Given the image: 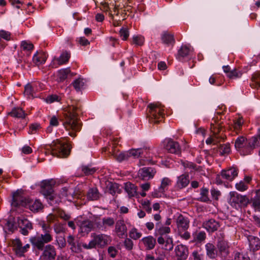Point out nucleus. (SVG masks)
<instances>
[{"mask_svg": "<svg viewBox=\"0 0 260 260\" xmlns=\"http://www.w3.org/2000/svg\"><path fill=\"white\" fill-rule=\"evenodd\" d=\"M79 108L75 106L69 107V110L63 114V125L67 131L69 132L70 136L75 138L76 137V133L80 131L82 124L77 118V111Z\"/></svg>", "mask_w": 260, "mask_h": 260, "instance_id": "1", "label": "nucleus"}, {"mask_svg": "<svg viewBox=\"0 0 260 260\" xmlns=\"http://www.w3.org/2000/svg\"><path fill=\"white\" fill-rule=\"evenodd\" d=\"M40 225L42 228L43 233L32 236L29 239V241L32 245L39 249L42 248L44 244L49 243L53 240L51 226L45 222H40Z\"/></svg>", "mask_w": 260, "mask_h": 260, "instance_id": "2", "label": "nucleus"}, {"mask_svg": "<svg viewBox=\"0 0 260 260\" xmlns=\"http://www.w3.org/2000/svg\"><path fill=\"white\" fill-rule=\"evenodd\" d=\"M71 145L64 139H57L50 146V152L53 156L67 157L71 152Z\"/></svg>", "mask_w": 260, "mask_h": 260, "instance_id": "3", "label": "nucleus"}, {"mask_svg": "<svg viewBox=\"0 0 260 260\" xmlns=\"http://www.w3.org/2000/svg\"><path fill=\"white\" fill-rule=\"evenodd\" d=\"M91 237L92 239L88 244L85 243L82 245L86 249H92L96 247L104 248L111 242V237L104 234L92 233Z\"/></svg>", "mask_w": 260, "mask_h": 260, "instance_id": "4", "label": "nucleus"}, {"mask_svg": "<svg viewBox=\"0 0 260 260\" xmlns=\"http://www.w3.org/2000/svg\"><path fill=\"white\" fill-rule=\"evenodd\" d=\"M126 11L124 7L117 5L114 1V3H110L109 10L106 12L113 20L114 25L117 26L119 22L126 19Z\"/></svg>", "mask_w": 260, "mask_h": 260, "instance_id": "5", "label": "nucleus"}, {"mask_svg": "<svg viewBox=\"0 0 260 260\" xmlns=\"http://www.w3.org/2000/svg\"><path fill=\"white\" fill-rule=\"evenodd\" d=\"M149 108V121L150 123H158L164 118V106L158 104H150Z\"/></svg>", "mask_w": 260, "mask_h": 260, "instance_id": "6", "label": "nucleus"}, {"mask_svg": "<svg viewBox=\"0 0 260 260\" xmlns=\"http://www.w3.org/2000/svg\"><path fill=\"white\" fill-rule=\"evenodd\" d=\"M228 202L232 207L238 209L247 207L250 201L246 196L240 194L233 191L229 193Z\"/></svg>", "mask_w": 260, "mask_h": 260, "instance_id": "7", "label": "nucleus"}, {"mask_svg": "<svg viewBox=\"0 0 260 260\" xmlns=\"http://www.w3.org/2000/svg\"><path fill=\"white\" fill-rule=\"evenodd\" d=\"M210 129L212 135L206 140V142L207 144H211L212 143L216 144L219 142L221 140H224V136L221 134V132L222 131L221 123L215 121L214 123H211Z\"/></svg>", "mask_w": 260, "mask_h": 260, "instance_id": "8", "label": "nucleus"}, {"mask_svg": "<svg viewBox=\"0 0 260 260\" xmlns=\"http://www.w3.org/2000/svg\"><path fill=\"white\" fill-rule=\"evenodd\" d=\"M238 170L234 167L228 170H223L220 174L216 175L215 178L216 183L218 185H221L225 183V180L232 181L238 176Z\"/></svg>", "mask_w": 260, "mask_h": 260, "instance_id": "9", "label": "nucleus"}, {"mask_svg": "<svg viewBox=\"0 0 260 260\" xmlns=\"http://www.w3.org/2000/svg\"><path fill=\"white\" fill-rule=\"evenodd\" d=\"M224 234L221 230L216 233L217 247L222 256L225 257L229 254L228 242L224 239Z\"/></svg>", "mask_w": 260, "mask_h": 260, "instance_id": "10", "label": "nucleus"}, {"mask_svg": "<svg viewBox=\"0 0 260 260\" xmlns=\"http://www.w3.org/2000/svg\"><path fill=\"white\" fill-rule=\"evenodd\" d=\"M11 246L15 255L19 257L24 256L25 253L29 250L30 247L29 244H26L23 245L19 238L12 240Z\"/></svg>", "mask_w": 260, "mask_h": 260, "instance_id": "11", "label": "nucleus"}, {"mask_svg": "<svg viewBox=\"0 0 260 260\" xmlns=\"http://www.w3.org/2000/svg\"><path fill=\"white\" fill-rule=\"evenodd\" d=\"M43 246L42 248H38L36 246H33L35 249L38 250L42 251V253L40 255L41 260H55L56 256V251L55 247L51 244H47Z\"/></svg>", "mask_w": 260, "mask_h": 260, "instance_id": "12", "label": "nucleus"}, {"mask_svg": "<svg viewBox=\"0 0 260 260\" xmlns=\"http://www.w3.org/2000/svg\"><path fill=\"white\" fill-rule=\"evenodd\" d=\"M52 182V180H44L41 185L42 193L50 201H53L55 198Z\"/></svg>", "mask_w": 260, "mask_h": 260, "instance_id": "13", "label": "nucleus"}, {"mask_svg": "<svg viewBox=\"0 0 260 260\" xmlns=\"http://www.w3.org/2000/svg\"><path fill=\"white\" fill-rule=\"evenodd\" d=\"M193 54V48L190 46L182 45L178 50L176 56V58L180 61L189 59Z\"/></svg>", "mask_w": 260, "mask_h": 260, "instance_id": "14", "label": "nucleus"}, {"mask_svg": "<svg viewBox=\"0 0 260 260\" xmlns=\"http://www.w3.org/2000/svg\"><path fill=\"white\" fill-rule=\"evenodd\" d=\"M17 222L18 226L20 229V232L24 236L28 235L29 231L33 229L31 222L24 217H18Z\"/></svg>", "mask_w": 260, "mask_h": 260, "instance_id": "15", "label": "nucleus"}, {"mask_svg": "<svg viewBox=\"0 0 260 260\" xmlns=\"http://www.w3.org/2000/svg\"><path fill=\"white\" fill-rule=\"evenodd\" d=\"M24 204V207L29 209L31 211L35 213L38 212L43 208L41 202L38 199L33 200L27 198Z\"/></svg>", "mask_w": 260, "mask_h": 260, "instance_id": "16", "label": "nucleus"}, {"mask_svg": "<svg viewBox=\"0 0 260 260\" xmlns=\"http://www.w3.org/2000/svg\"><path fill=\"white\" fill-rule=\"evenodd\" d=\"M235 146L236 149L239 151L241 154L244 155H248L246 151L249 147V141L247 142L246 139L244 137H239L235 141Z\"/></svg>", "mask_w": 260, "mask_h": 260, "instance_id": "17", "label": "nucleus"}, {"mask_svg": "<svg viewBox=\"0 0 260 260\" xmlns=\"http://www.w3.org/2000/svg\"><path fill=\"white\" fill-rule=\"evenodd\" d=\"M142 158L144 159H142V160L144 161L143 163V165L154 164L155 163L156 161L154 160V157H156V156H154L153 150L150 149L147 147H144L142 148Z\"/></svg>", "mask_w": 260, "mask_h": 260, "instance_id": "18", "label": "nucleus"}, {"mask_svg": "<svg viewBox=\"0 0 260 260\" xmlns=\"http://www.w3.org/2000/svg\"><path fill=\"white\" fill-rule=\"evenodd\" d=\"M127 227L123 220H118L115 225L114 232L119 238L127 236Z\"/></svg>", "mask_w": 260, "mask_h": 260, "instance_id": "19", "label": "nucleus"}, {"mask_svg": "<svg viewBox=\"0 0 260 260\" xmlns=\"http://www.w3.org/2000/svg\"><path fill=\"white\" fill-rule=\"evenodd\" d=\"M175 252L177 260H185L188 255V248L182 244L178 245L175 247Z\"/></svg>", "mask_w": 260, "mask_h": 260, "instance_id": "20", "label": "nucleus"}, {"mask_svg": "<svg viewBox=\"0 0 260 260\" xmlns=\"http://www.w3.org/2000/svg\"><path fill=\"white\" fill-rule=\"evenodd\" d=\"M165 148L169 152L171 153L179 154L181 152L179 143L172 139L166 140Z\"/></svg>", "mask_w": 260, "mask_h": 260, "instance_id": "21", "label": "nucleus"}, {"mask_svg": "<svg viewBox=\"0 0 260 260\" xmlns=\"http://www.w3.org/2000/svg\"><path fill=\"white\" fill-rule=\"evenodd\" d=\"M219 226V222L214 219H210L203 223V227L211 233L216 231Z\"/></svg>", "mask_w": 260, "mask_h": 260, "instance_id": "22", "label": "nucleus"}, {"mask_svg": "<svg viewBox=\"0 0 260 260\" xmlns=\"http://www.w3.org/2000/svg\"><path fill=\"white\" fill-rule=\"evenodd\" d=\"M156 170L152 167H145L139 171L140 177L144 180L152 179L156 173Z\"/></svg>", "mask_w": 260, "mask_h": 260, "instance_id": "23", "label": "nucleus"}, {"mask_svg": "<svg viewBox=\"0 0 260 260\" xmlns=\"http://www.w3.org/2000/svg\"><path fill=\"white\" fill-rule=\"evenodd\" d=\"M140 242L143 244L146 250H151L154 249L156 243V239L152 236L143 238Z\"/></svg>", "mask_w": 260, "mask_h": 260, "instance_id": "24", "label": "nucleus"}, {"mask_svg": "<svg viewBox=\"0 0 260 260\" xmlns=\"http://www.w3.org/2000/svg\"><path fill=\"white\" fill-rule=\"evenodd\" d=\"M27 198L23 197L20 193L16 191L13 193L11 205L14 207L22 206L24 207V204Z\"/></svg>", "mask_w": 260, "mask_h": 260, "instance_id": "25", "label": "nucleus"}, {"mask_svg": "<svg viewBox=\"0 0 260 260\" xmlns=\"http://www.w3.org/2000/svg\"><path fill=\"white\" fill-rule=\"evenodd\" d=\"M259 146H260V128H258L256 136L252 137L249 140V147L246 153L251 154L253 150Z\"/></svg>", "mask_w": 260, "mask_h": 260, "instance_id": "26", "label": "nucleus"}, {"mask_svg": "<svg viewBox=\"0 0 260 260\" xmlns=\"http://www.w3.org/2000/svg\"><path fill=\"white\" fill-rule=\"evenodd\" d=\"M38 83H31L27 84L24 87V94L28 98H34L38 91Z\"/></svg>", "mask_w": 260, "mask_h": 260, "instance_id": "27", "label": "nucleus"}, {"mask_svg": "<svg viewBox=\"0 0 260 260\" xmlns=\"http://www.w3.org/2000/svg\"><path fill=\"white\" fill-rule=\"evenodd\" d=\"M176 224L178 231L187 230L189 226V220L188 218L180 214L176 219Z\"/></svg>", "mask_w": 260, "mask_h": 260, "instance_id": "28", "label": "nucleus"}, {"mask_svg": "<svg viewBox=\"0 0 260 260\" xmlns=\"http://www.w3.org/2000/svg\"><path fill=\"white\" fill-rule=\"evenodd\" d=\"M48 55L41 50L37 51L32 57V61L37 66L44 63L47 58Z\"/></svg>", "mask_w": 260, "mask_h": 260, "instance_id": "29", "label": "nucleus"}, {"mask_svg": "<svg viewBox=\"0 0 260 260\" xmlns=\"http://www.w3.org/2000/svg\"><path fill=\"white\" fill-rule=\"evenodd\" d=\"M67 242L70 246L71 250L75 253H79L81 251L80 244L76 241L72 235H69L67 238Z\"/></svg>", "mask_w": 260, "mask_h": 260, "instance_id": "30", "label": "nucleus"}, {"mask_svg": "<svg viewBox=\"0 0 260 260\" xmlns=\"http://www.w3.org/2000/svg\"><path fill=\"white\" fill-rule=\"evenodd\" d=\"M79 226L80 232L85 235L88 234L92 230L93 228V224L91 221L86 220L81 221Z\"/></svg>", "mask_w": 260, "mask_h": 260, "instance_id": "31", "label": "nucleus"}, {"mask_svg": "<svg viewBox=\"0 0 260 260\" xmlns=\"http://www.w3.org/2000/svg\"><path fill=\"white\" fill-rule=\"evenodd\" d=\"M189 183V175L188 174H182L178 177L176 187L179 189H182L186 187Z\"/></svg>", "mask_w": 260, "mask_h": 260, "instance_id": "32", "label": "nucleus"}, {"mask_svg": "<svg viewBox=\"0 0 260 260\" xmlns=\"http://www.w3.org/2000/svg\"><path fill=\"white\" fill-rule=\"evenodd\" d=\"M63 197H65L67 200L71 201L75 198H78V196L75 193L73 188L64 187L62 188L60 192V198Z\"/></svg>", "mask_w": 260, "mask_h": 260, "instance_id": "33", "label": "nucleus"}, {"mask_svg": "<svg viewBox=\"0 0 260 260\" xmlns=\"http://www.w3.org/2000/svg\"><path fill=\"white\" fill-rule=\"evenodd\" d=\"M161 40L163 43L173 45L175 43L174 35L169 31H164L161 35Z\"/></svg>", "mask_w": 260, "mask_h": 260, "instance_id": "34", "label": "nucleus"}, {"mask_svg": "<svg viewBox=\"0 0 260 260\" xmlns=\"http://www.w3.org/2000/svg\"><path fill=\"white\" fill-rule=\"evenodd\" d=\"M171 232V229L168 226H164L159 222H156L155 224V236H164Z\"/></svg>", "mask_w": 260, "mask_h": 260, "instance_id": "35", "label": "nucleus"}, {"mask_svg": "<svg viewBox=\"0 0 260 260\" xmlns=\"http://www.w3.org/2000/svg\"><path fill=\"white\" fill-rule=\"evenodd\" d=\"M206 254L211 259H215L217 255V251L215 246L210 243H208L205 245Z\"/></svg>", "mask_w": 260, "mask_h": 260, "instance_id": "36", "label": "nucleus"}, {"mask_svg": "<svg viewBox=\"0 0 260 260\" xmlns=\"http://www.w3.org/2000/svg\"><path fill=\"white\" fill-rule=\"evenodd\" d=\"M249 247L251 250L255 251L260 248V239L254 236H249L248 238Z\"/></svg>", "mask_w": 260, "mask_h": 260, "instance_id": "37", "label": "nucleus"}, {"mask_svg": "<svg viewBox=\"0 0 260 260\" xmlns=\"http://www.w3.org/2000/svg\"><path fill=\"white\" fill-rule=\"evenodd\" d=\"M8 115L13 117L18 118H24L26 115L24 111L22 108L16 107L14 108L12 111L8 113Z\"/></svg>", "mask_w": 260, "mask_h": 260, "instance_id": "38", "label": "nucleus"}, {"mask_svg": "<svg viewBox=\"0 0 260 260\" xmlns=\"http://www.w3.org/2000/svg\"><path fill=\"white\" fill-rule=\"evenodd\" d=\"M95 5L99 7L100 9L103 12H107L109 10L110 3H112V0H94Z\"/></svg>", "mask_w": 260, "mask_h": 260, "instance_id": "39", "label": "nucleus"}, {"mask_svg": "<svg viewBox=\"0 0 260 260\" xmlns=\"http://www.w3.org/2000/svg\"><path fill=\"white\" fill-rule=\"evenodd\" d=\"M173 181L168 177H165L162 179L161 184L158 189L160 192H165L169 188V187L172 185Z\"/></svg>", "mask_w": 260, "mask_h": 260, "instance_id": "40", "label": "nucleus"}, {"mask_svg": "<svg viewBox=\"0 0 260 260\" xmlns=\"http://www.w3.org/2000/svg\"><path fill=\"white\" fill-rule=\"evenodd\" d=\"M252 206L256 210L260 211V189L256 191L255 196L251 199Z\"/></svg>", "mask_w": 260, "mask_h": 260, "instance_id": "41", "label": "nucleus"}, {"mask_svg": "<svg viewBox=\"0 0 260 260\" xmlns=\"http://www.w3.org/2000/svg\"><path fill=\"white\" fill-rule=\"evenodd\" d=\"M193 242L202 243L205 240L206 234L204 231L196 232L193 234Z\"/></svg>", "mask_w": 260, "mask_h": 260, "instance_id": "42", "label": "nucleus"}, {"mask_svg": "<svg viewBox=\"0 0 260 260\" xmlns=\"http://www.w3.org/2000/svg\"><path fill=\"white\" fill-rule=\"evenodd\" d=\"M71 73L70 68L61 69L58 72V81L59 82L64 81L68 77L69 74Z\"/></svg>", "mask_w": 260, "mask_h": 260, "instance_id": "43", "label": "nucleus"}, {"mask_svg": "<svg viewBox=\"0 0 260 260\" xmlns=\"http://www.w3.org/2000/svg\"><path fill=\"white\" fill-rule=\"evenodd\" d=\"M217 152L221 156L228 154L231 152V147L229 143H226L218 147Z\"/></svg>", "mask_w": 260, "mask_h": 260, "instance_id": "44", "label": "nucleus"}, {"mask_svg": "<svg viewBox=\"0 0 260 260\" xmlns=\"http://www.w3.org/2000/svg\"><path fill=\"white\" fill-rule=\"evenodd\" d=\"M18 225V222L16 223L15 221L14 218H10L7 221V222L5 224V228L9 231L13 232L15 230L17 229Z\"/></svg>", "mask_w": 260, "mask_h": 260, "instance_id": "45", "label": "nucleus"}, {"mask_svg": "<svg viewBox=\"0 0 260 260\" xmlns=\"http://www.w3.org/2000/svg\"><path fill=\"white\" fill-rule=\"evenodd\" d=\"M102 226H104V230H106L108 228L113 227L115 223V219L110 217H105L102 218Z\"/></svg>", "mask_w": 260, "mask_h": 260, "instance_id": "46", "label": "nucleus"}, {"mask_svg": "<svg viewBox=\"0 0 260 260\" xmlns=\"http://www.w3.org/2000/svg\"><path fill=\"white\" fill-rule=\"evenodd\" d=\"M87 198L89 200L94 201L99 198V192L96 188H90L87 194Z\"/></svg>", "mask_w": 260, "mask_h": 260, "instance_id": "47", "label": "nucleus"}, {"mask_svg": "<svg viewBox=\"0 0 260 260\" xmlns=\"http://www.w3.org/2000/svg\"><path fill=\"white\" fill-rule=\"evenodd\" d=\"M125 190L131 197H134L136 194V187L130 182H127L125 184Z\"/></svg>", "mask_w": 260, "mask_h": 260, "instance_id": "48", "label": "nucleus"}, {"mask_svg": "<svg viewBox=\"0 0 260 260\" xmlns=\"http://www.w3.org/2000/svg\"><path fill=\"white\" fill-rule=\"evenodd\" d=\"M70 58V53L65 51L62 52L60 56L57 58L58 64L62 65L68 62Z\"/></svg>", "mask_w": 260, "mask_h": 260, "instance_id": "49", "label": "nucleus"}, {"mask_svg": "<svg viewBox=\"0 0 260 260\" xmlns=\"http://www.w3.org/2000/svg\"><path fill=\"white\" fill-rule=\"evenodd\" d=\"M55 214L57 215V217L64 221H68L71 218V216L69 214L60 209H56L55 210Z\"/></svg>", "mask_w": 260, "mask_h": 260, "instance_id": "50", "label": "nucleus"}, {"mask_svg": "<svg viewBox=\"0 0 260 260\" xmlns=\"http://www.w3.org/2000/svg\"><path fill=\"white\" fill-rule=\"evenodd\" d=\"M81 170L84 174L86 176L93 174L96 171L95 168H92L90 166L83 165L81 167Z\"/></svg>", "mask_w": 260, "mask_h": 260, "instance_id": "51", "label": "nucleus"}, {"mask_svg": "<svg viewBox=\"0 0 260 260\" xmlns=\"http://www.w3.org/2000/svg\"><path fill=\"white\" fill-rule=\"evenodd\" d=\"M142 235V233L138 232V230L135 228L132 229L129 232V237L134 240L139 239L141 237Z\"/></svg>", "mask_w": 260, "mask_h": 260, "instance_id": "52", "label": "nucleus"}, {"mask_svg": "<svg viewBox=\"0 0 260 260\" xmlns=\"http://www.w3.org/2000/svg\"><path fill=\"white\" fill-rule=\"evenodd\" d=\"M130 156H134V157H140L142 158V153H143L142 148L138 149H132L127 151Z\"/></svg>", "mask_w": 260, "mask_h": 260, "instance_id": "53", "label": "nucleus"}, {"mask_svg": "<svg viewBox=\"0 0 260 260\" xmlns=\"http://www.w3.org/2000/svg\"><path fill=\"white\" fill-rule=\"evenodd\" d=\"M200 200L202 202H208L210 201L208 197V189L206 188H202L200 192Z\"/></svg>", "mask_w": 260, "mask_h": 260, "instance_id": "54", "label": "nucleus"}, {"mask_svg": "<svg viewBox=\"0 0 260 260\" xmlns=\"http://www.w3.org/2000/svg\"><path fill=\"white\" fill-rule=\"evenodd\" d=\"M72 85L76 91H80L84 86V82L83 79L78 78L74 81Z\"/></svg>", "mask_w": 260, "mask_h": 260, "instance_id": "55", "label": "nucleus"}, {"mask_svg": "<svg viewBox=\"0 0 260 260\" xmlns=\"http://www.w3.org/2000/svg\"><path fill=\"white\" fill-rule=\"evenodd\" d=\"M144 43V37L141 36H134L133 37L132 44L137 46H142Z\"/></svg>", "mask_w": 260, "mask_h": 260, "instance_id": "56", "label": "nucleus"}, {"mask_svg": "<svg viewBox=\"0 0 260 260\" xmlns=\"http://www.w3.org/2000/svg\"><path fill=\"white\" fill-rule=\"evenodd\" d=\"M242 75V72L240 70L235 69L231 71L230 74L228 75V77L230 79H236L241 77Z\"/></svg>", "mask_w": 260, "mask_h": 260, "instance_id": "57", "label": "nucleus"}, {"mask_svg": "<svg viewBox=\"0 0 260 260\" xmlns=\"http://www.w3.org/2000/svg\"><path fill=\"white\" fill-rule=\"evenodd\" d=\"M119 35L122 40L126 41L129 36L128 28L126 27L121 28L119 30Z\"/></svg>", "mask_w": 260, "mask_h": 260, "instance_id": "58", "label": "nucleus"}, {"mask_svg": "<svg viewBox=\"0 0 260 260\" xmlns=\"http://www.w3.org/2000/svg\"><path fill=\"white\" fill-rule=\"evenodd\" d=\"M41 128V125L38 123H32L29 125L28 134H34L36 133Z\"/></svg>", "mask_w": 260, "mask_h": 260, "instance_id": "59", "label": "nucleus"}, {"mask_svg": "<svg viewBox=\"0 0 260 260\" xmlns=\"http://www.w3.org/2000/svg\"><path fill=\"white\" fill-rule=\"evenodd\" d=\"M123 245L127 250L130 251L133 249L134 243L131 239L127 238L123 242Z\"/></svg>", "mask_w": 260, "mask_h": 260, "instance_id": "60", "label": "nucleus"}, {"mask_svg": "<svg viewBox=\"0 0 260 260\" xmlns=\"http://www.w3.org/2000/svg\"><path fill=\"white\" fill-rule=\"evenodd\" d=\"M236 188L240 191H244L248 189V185L243 181H240L235 185Z\"/></svg>", "mask_w": 260, "mask_h": 260, "instance_id": "61", "label": "nucleus"}, {"mask_svg": "<svg viewBox=\"0 0 260 260\" xmlns=\"http://www.w3.org/2000/svg\"><path fill=\"white\" fill-rule=\"evenodd\" d=\"M243 123V120L242 117H239L237 119L234 121V128L235 130L236 131V133L239 132L242 126Z\"/></svg>", "mask_w": 260, "mask_h": 260, "instance_id": "62", "label": "nucleus"}, {"mask_svg": "<svg viewBox=\"0 0 260 260\" xmlns=\"http://www.w3.org/2000/svg\"><path fill=\"white\" fill-rule=\"evenodd\" d=\"M54 230L56 234L63 233L66 231L64 224L61 223H56L54 225Z\"/></svg>", "mask_w": 260, "mask_h": 260, "instance_id": "63", "label": "nucleus"}, {"mask_svg": "<svg viewBox=\"0 0 260 260\" xmlns=\"http://www.w3.org/2000/svg\"><path fill=\"white\" fill-rule=\"evenodd\" d=\"M173 241L172 238H167L166 239V242L165 243V246L164 248H165L166 250L170 251L173 248Z\"/></svg>", "mask_w": 260, "mask_h": 260, "instance_id": "64", "label": "nucleus"}]
</instances>
